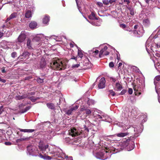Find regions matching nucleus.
<instances>
[{
    "label": "nucleus",
    "mask_w": 160,
    "mask_h": 160,
    "mask_svg": "<svg viewBox=\"0 0 160 160\" xmlns=\"http://www.w3.org/2000/svg\"><path fill=\"white\" fill-rule=\"evenodd\" d=\"M98 113L96 114L94 116L97 119H102V121H105L111 122L112 121V119L109 116L104 112L101 111L98 112Z\"/></svg>",
    "instance_id": "423d86ee"
},
{
    "label": "nucleus",
    "mask_w": 160,
    "mask_h": 160,
    "mask_svg": "<svg viewBox=\"0 0 160 160\" xmlns=\"http://www.w3.org/2000/svg\"><path fill=\"white\" fill-rule=\"evenodd\" d=\"M27 45L28 49H31L32 48V44L30 39H28L27 40Z\"/></svg>",
    "instance_id": "2f4dec72"
},
{
    "label": "nucleus",
    "mask_w": 160,
    "mask_h": 160,
    "mask_svg": "<svg viewBox=\"0 0 160 160\" xmlns=\"http://www.w3.org/2000/svg\"><path fill=\"white\" fill-rule=\"evenodd\" d=\"M62 153L64 154L65 155V157H58V156H55V158H61V159H59V160H63V159L64 158H66V160H73L71 156H70L69 157H68L64 153H63L62 152H61Z\"/></svg>",
    "instance_id": "6ab92c4d"
},
{
    "label": "nucleus",
    "mask_w": 160,
    "mask_h": 160,
    "mask_svg": "<svg viewBox=\"0 0 160 160\" xmlns=\"http://www.w3.org/2000/svg\"><path fill=\"white\" fill-rule=\"evenodd\" d=\"M138 27H139V26L138 25H135L134 27V28L135 29H137V28H138Z\"/></svg>",
    "instance_id": "338daca9"
},
{
    "label": "nucleus",
    "mask_w": 160,
    "mask_h": 160,
    "mask_svg": "<svg viewBox=\"0 0 160 160\" xmlns=\"http://www.w3.org/2000/svg\"><path fill=\"white\" fill-rule=\"evenodd\" d=\"M78 56L81 58H82L83 56V54L82 52V50L80 49L78 50Z\"/></svg>",
    "instance_id": "e433bc0d"
},
{
    "label": "nucleus",
    "mask_w": 160,
    "mask_h": 160,
    "mask_svg": "<svg viewBox=\"0 0 160 160\" xmlns=\"http://www.w3.org/2000/svg\"><path fill=\"white\" fill-rule=\"evenodd\" d=\"M128 134V132H120L117 133L115 134V135H116V136L121 137V138H122L123 137L125 136H127Z\"/></svg>",
    "instance_id": "aec40b11"
},
{
    "label": "nucleus",
    "mask_w": 160,
    "mask_h": 160,
    "mask_svg": "<svg viewBox=\"0 0 160 160\" xmlns=\"http://www.w3.org/2000/svg\"><path fill=\"white\" fill-rule=\"evenodd\" d=\"M133 89L136 95L139 96L141 94L142 89L140 87V85H135Z\"/></svg>",
    "instance_id": "f8f14e48"
},
{
    "label": "nucleus",
    "mask_w": 160,
    "mask_h": 160,
    "mask_svg": "<svg viewBox=\"0 0 160 160\" xmlns=\"http://www.w3.org/2000/svg\"><path fill=\"white\" fill-rule=\"evenodd\" d=\"M91 113V111L90 110L85 107H83L80 108L79 115L83 118L90 115Z\"/></svg>",
    "instance_id": "6e6552de"
},
{
    "label": "nucleus",
    "mask_w": 160,
    "mask_h": 160,
    "mask_svg": "<svg viewBox=\"0 0 160 160\" xmlns=\"http://www.w3.org/2000/svg\"><path fill=\"white\" fill-rule=\"evenodd\" d=\"M97 4L100 7H102L103 5L102 3L101 2H98Z\"/></svg>",
    "instance_id": "5fc2aeb1"
},
{
    "label": "nucleus",
    "mask_w": 160,
    "mask_h": 160,
    "mask_svg": "<svg viewBox=\"0 0 160 160\" xmlns=\"http://www.w3.org/2000/svg\"><path fill=\"white\" fill-rule=\"evenodd\" d=\"M89 22L93 25L96 26V25H97V24H96V21H91Z\"/></svg>",
    "instance_id": "4d7b16f0"
},
{
    "label": "nucleus",
    "mask_w": 160,
    "mask_h": 160,
    "mask_svg": "<svg viewBox=\"0 0 160 160\" xmlns=\"http://www.w3.org/2000/svg\"><path fill=\"white\" fill-rule=\"evenodd\" d=\"M27 154L30 155L37 156L38 153V150L36 147L34 146H28L27 147Z\"/></svg>",
    "instance_id": "0eeeda50"
},
{
    "label": "nucleus",
    "mask_w": 160,
    "mask_h": 160,
    "mask_svg": "<svg viewBox=\"0 0 160 160\" xmlns=\"http://www.w3.org/2000/svg\"><path fill=\"white\" fill-rule=\"evenodd\" d=\"M102 47L99 54V57L100 58L102 57V55H107L109 54V52L108 50L107 46L105 45H102Z\"/></svg>",
    "instance_id": "1a4fd4ad"
},
{
    "label": "nucleus",
    "mask_w": 160,
    "mask_h": 160,
    "mask_svg": "<svg viewBox=\"0 0 160 160\" xmlns=\"http://www.w3.org/2000/svg\"><path fill=\"white\" fill-rule=\"evenodd\" d=\"M110 80L112 82H113V83L115 84V82H118V77H111L110 78Z\"/></svg>",
    "instance_id": "f704fd0d"
},
{
    "label": "nucleus",
    "mask_w": 160,
    "mask_h": 160,
    "mask_svg": "<svg viewBox=\"0 0 160 160\" xmlns=\"http://www.w3.org/2000/svg\"><path fill=\"white\" fill-rule=\"evenodd\" d=\"M30 107H26L24 110L23 111L21 112V113H23L26 112H27L28 110H29L30 108Z\"/></svg>",
    "instance_id": "09e8293b"
},
{
    "label": "nucleus",
    "mask_w": 160,
    "mask_h": 160,
    "mask_svg": "<svg viewBox=\"0 0 160 160\" xmlns=\"http://www.w3.org/2000/svg\"><path fill=\"white\" fill-rule=\"evenodd\" d=\"M5 144L6 145H11V143L9 142H5Z\"/></svg>",
    "instance_id": "774afa93"
},
{
    "label": "nucleus",
    "mask_w": 160,
    "mask_h": 160,
    "mask_svg": "<svg viewBox=\"0 0 160 160\" xmlns=\"http://www.w3.org/2000/svg\"><path fill=\"white\" fill-rule=\"evenodd\" d=\"M74 142L75 143L78 142L79 143H80L81 142L80 138L78 139H75L74 140Z\"/></svg>",
    "instance_id": "c03bdc74"
},
{
    "label": "nucleus",
    "mask_w": 160,
    "mask_h": 160,
    "mask_svg": "<svg viewBox=\"0 0 160 160\" xmlns=\"http://www.w3.org/2000/svg\"><path fill=\"white\" fill-rule=\"evenodd\" d=\"M3 111V107L1 106L0 107V114Z\"/></svg>",
    "instance_id": "680f3d73"
},
{
    "label": "nucleus",
    "mask_w": 160,
    "mask_h": 160,
    "mask_svg": "<svg viewBox=\"0 0 160 160\" xmlns=\"http://www.w3.org/2000/svg\"><path fill=\"white\" fill-rule=\"evenodd\" d=\"M112 154L109 153V150L107 151L102 149L101 151L96 153V157L97 158L105 160L110 157Z\"/></svg>",
    "instance_id": "39448f33"
},
{
    "label": "nucleus",
    "mask_w": 160,
    "mask_h": 160,
    "mask_svg": "<svg viewBox=\"0 0 160 160\" xmlns=\"http://www.w3.org/2000/svg\"><path fill=\"white\" fill-rule=\"evenodd\" d=\"M29 54L30 53L29 52H25L22 53V56L24 58H28V57Z\"/></svg>",
    "instance_id": "c9c22d12"
},
{
    "label": "nucleus",
    "mask_w": 160,
    "mask_h": 160,
    "mask_svg": "<svg viewBox=\"0 0 160 160\" xmlns=\"http://www.w3.org/2000/svg\"><path fill=\"white\" fill-rule=\"evenodd\" d=\"M114 63L113 62H111L109 63V66L110 67L113 68L114 67Z\"/></svg>",
    "instance_id": "8fccbe9b"
},
{
    "label": "nucleus",
    "mask_w": 160,
    "mask_h": 160,
    "mask_svg": "<svg viewBox=\"0 0 160 160\" xmlns=\"http://www.w3.org/2000/svg\"><path fill=\"white\" fill-rule=\"evenodd\" d=\"M50 67L52 69L56 70H62L64 69L65 66L62 62L59 60H55L51 62Z\"/></svg>",
    "instance_id": "20e7f679"
},
{
    "label": "nucleus",
    "mask_w": 160,
    "mask_h": 160,
    "mask_svg": "<svg viewBox=\"0 0 160 160\" xmlns=\"http://www.w3.org/2000/svg\"><path fill=\"white\" fill-rule=\"evenodd\" d=\"M128 8L131 15H133L134 14V9L131 7Z\"/></svg>",
    "instance_id": "58836bf2"
},
{
    "label": "nucleus",
    "mask_w": 160,
    "mask_h": 160,
    "mask_svg": "<svg viewBox=\"0 0 160 160\" xmlns=\"http://www.w3.org/2000/svg\"><path fill=\"white\" fill-rule=\"evenodd\" d=\"M114 88L117 91H120L122 88V86L121 84V82L118 81L115 84L112 83Z\"/></svg>",
    "instance_id": "9b49d317"
},
{
    "label": "nucleus",
    "mask_w": 160,
    "mask_h": 160,
    "mask_svg": "<svg viewBox=\"0 0 160 160\" xmlns=\"http://www.w3.org/2000/svg\"><path fill=\"white\" fill-rule=\"evenodd\" d=\"M143 24L145 27L148 26L150 24L149 19H144L143 21Z\"/></svg>",
    "instance_id": "393cba45"
},
{
    "label": "nucleus",
    "mask_w": 160,
    "mask_h": 160,
    "mask_svg": "<svg viewBox=\"0 0 160 160\" xmlns=\"http://www.w3.org/2000/svg\"><path fill=\"white\" fill-rule=\"evenodd\" d=\"M87 103L88 105H90L92 104H93L95 103L94 101L92 99H90L88 98H87Z\"/></svg>",
    "instance_id": "72a5a7b5"
},
{
    "label": "nucleus",
    "mask_w": 160,
    "mask_h": 160,
    "mask_svg": "<svg viewBox=\"0 0 160 160\" xmlns=\"http://www.w3.org/2000/svg\"><path fill=\"white\" fill-rule=\"evenodd\" d=\"M126 92V90H122V91L121 92L120 94V95H123Z\"/></svg>",
    "instance_id": "864d4df0"
},
{
    "label": "nucleus",
    "mask_w": 160,
    "mask_h": 160,
    "mask_svg": "<svg viewBox=\"0 0 160 160\" xmlns=\"http://www.w3.org/2000/svg\"><path fill=\"white\" fill-rule=\"evenodd\" d=\"M103 3L104 4L107 5L109 3V0H103Z\"/></svg>",
    "instance_id": "49530a36"
},
{
    "label": "nucleus",
    "mask_w": 160,
    "mask_h": 160,
    "mask_svg": "<svg viewBox=\"0 0 160 160\" xmlns=\"http://www.w3.org/2000/svg\"><path fill=\"white\" fill-rule=\"evenodd\" d=\"M89 53L92 54V55L94 57H98L97 56L99 53V51L97 50L93 49L89 51Z\"/></svg>",
    "instance_id": "a211bd4d"
},
{
    "label": "nucleus",
    "mask_w": 160,
    "mask_h": 160,
    "mask_svg": "<svg viewBox=\"0 0 160 160\" xmlns=\"http://www.w3.org/2000/svg\"><path fill=\"white\" fill-rule=\"evenodd\" d=\"M39 157L42 158H43L44 159H48L50 160L51 159V157L48 156H45L42 155V154H40L38 156Z\"/></svg>",
    "instance_id": "c756f323"
},
{
    "label": "nucleus",
    "mask_w": 160,
    "mask_h": 160,
    "mask_svg": "<svg viewBox=\"0 0 160 160\" xmlns=\"http://www.w3.org/2000/svg\"><path fill=\"white\" fill-rule=\"evenodd\" d=\"M155 85L156 92L158 94V101H159L160 99V82L157 84Z\"/></svg>",
    "instance_id": "f3484780"
},
{
    "label": "nucleus",
    "mask_w": 160,
    "mask_h": 160,
    "mask_svg": "<svg viewBox=\"0 0 160 160\" xmlns=\"http://www.w3.org/2000/svg\"><path fill=\"white\" fill-rule=\"evenodd\" d=\"M38 147L42 153L44 154H46L49 152L52 154V156L60 157H63L65 155L63 153H62V150L58 147L54 146L52 148H49V145L44 143L42 141H40L38 145Z\"/></svg>",
    "instance_id": "f257e3e1"
},
{
    "label": "nucleus",
    "mask_w": 160,
    "mask_h": 160,
    "mask_svg": "<svg viewBox=\"0 0 160 160\" xmlns=\"http://www.w3.org/2000/svg\"><path fill=\"white\" fill-rule=\"evenodd\" d=\"M22 141V138H20L16 140V142H21Z\"/></svg>",
    "instance_id": "0e129e2a"
},
{
    "label": "nucleus",
    "mask_w": 160,
    "mask_h": 160,
    "mask_svg": "<svg viewBox=\"0 0 160 160\" xmlns=\"http://www.w3.org/2000/svg\"><path fill=\"white\" fill-rule=\"evenodd\" d=\"M19 13L18 12H14L12 13L9 17L8 18L6 21L8 22L11 19L16 18L18 16Z\"/></svg>",
    "instance_id": "2eb2a0df"
},
{
    "label": "nucleus",
    "mask_w": 160,
    "mask_h": 160,
    "mask_svg": "<svg viewBox=\"0 0 160 160\" xmlns=\"http://www.w3.org/2000/svg\"><path fill=\"white\" fill-rule=\"evenodd\" d=\"M49 17L48 15H46L43 19V23L45 24H47L49 21Z\"/></svg>",
    "instance_id": "412c9836"
},
{
    "label": "nucleus",
    "mask_w": 160,
    "mask_h": 160,
    "mask_svg": "<svg viewBox=\"0 0 160 160\" xmlns=\"http://www.w3.org/2000/svg\"><path fill=\"white\" fill-rule=\"evenodd\" d=\"M159 81H160V75H158L155 78L154 81V85L157 84Z\"/></svg>",
    "instance_id": "c85d7f7f"
},
{
    "label": "nucleus",
    "mask_w": 160,
    "mask_h": 160,
    "mask_svg": "<svg viewBox=\"0 0 160 160\" xmlns=\"http://www.w3.org/2000/svg\"><path fill=\"white\" fill-rule=\"evenodd\" d=\"M44 79L43 78H40L39 77H36L35 78V80L37 81L38 83H42L43 82Z\"/></svg>",
    "instance_id": "cd10ccee"
},
{
    "label": "nucleus",
    "mask_w": 160,
    "mask_h": 160,
    "mask_svg": "<svg viewBox=\"0 0 160 160\" xmlns=\"http://www.w3.org/2000/svg\"><path fill=\"white\" fill-rule=\"evenodd\" d=\"M109 92L110 94L112 96H114L115 95V93L113 91V90H109Z\"/></svg>",
    "instance_id": "79ce46f5"
},
{
    "label": "nucleus",
    "mask_w": 160,
    "mask_h": 160,
    "mask_svg": "<svg viewBox=\"0 0 160 160\" xmlns=\"http://www.w3.org/2000/svg\"><path fill=\"white\" fill-rule=\"evenodd\" d=\"M154 65L158 71L160 70V63L159 62H158L157 64H155Z\"/></svg>",
    "instance_id": "ea45409f"
},
{
    "label": "nucleus",
    "mask_w": 160,
    "mask_h": 160,
    "mask_svg": "<svg viewBox=\"0 0 160 160\" xmlns=\"http://www.w3.org/2000/svg\"><path fill=\"white\" fill-rule=\"evenodd\" d=\"M120 27L121 28L125 29L126 28V25L124 24H120Z\"/></svg>",
    "instance_id": "603ef678"
},
{
    "label": "nucleus",
    "mask_w": 160,
    "mask_h": 160,
    "mask_svg": "<svg viewBox=\"0 0 160 160\" xmlns=\"http://www.w3.org/2000/svg\"><path fill=\"white\" fill-rule=\"evenodd\" d=\"M124 2H127V4H128L130 3V1L129 0H123Z\"/></svg>",
    "instance_id": "e2e57ef3"
},
{
    "label": "nucleus",
    "mask_w": 160,
    "mask_h": 160,
    "mask_svg": "<svg viewBox=\"0 0 160 160\" xmlns=\"http://www.w3.org/2000/svg\"><path fill=\"white\" fill-rule=\"evenodd\" d=\"M146 48L148 53L152 51L154 52L160 50V43L152 44L150 40L148 39L146 43Z\"/></svg>",
    "instance_id": "7ed1b4c3"
},
{
    "label": "nucleus",
    "mask_w": 160,
    "mask_h": 160,
    "mask_svg": "<svg viewBox=\"0 0 160 160\" xmlns=\"http://www.w3.org/2000/svg\"><path fill=\"white\" fill-rule=\"evenodd\" d=\"M96 24H97V25H96L95 26H100V25L101 23L99 22L98 21H96Z\"/></svg>",
    "instance_id": "13d9d810"
},
{
    "label": "nucleus",
    "mask_w": 160,
    "mask_h": 160,
    "mask_svg": "<svg viewBox=\"0 0 160 160\" xmlns=\"http://www.w3.org/2000/svg\"><path fill=\"white\" fill-rule=\"evenodd\" d=\"M106 81L104 78H102L100 80L98 84V87L99 89H102L105 87Z\"/></svg>",
    "instance_id": "4468645a"
},
{
    "label": "nucleus",
    "mask_w": 160,
    "mask_h": 160,
    "mask_svg": "<svg viewBox=\"0 0 160 160\" xmlns=\"http://www.w3.org/2000/svg\"><path fill=\"white\" fill-rule=\"evenodd\" d=\"M79 66H80V64H74L72 66V68H77Z\"/></svg>",
    "instance_id": "de8ad7c7"
},
{
    "label": "nucleus",
    "mask_w": 160,
    "mask_h": 160,
    "mask_svg": "<svg viewBox=\"0 0 160 160\" xmlns=\"http://www.w3.org/2000/svg\"><path fill=\"white\" fill-rule=\"evenodd\" d=\"M17 53L15 52H13L11 54V57L14 58L16 57Z\"/></svg>",
    "instance_id": "a18cd8bd"
},
{
    "label": "nucleus",
    "mask_w": 160,
    "mask_h": 160,
    "mask_svg": "<svg viewBox=\"0 0 160 160\" xmlns=\"http://www.w3.org/2000/svg\"><path fill=\"white\" fill-rule=\"evenodd\" d=\"M37 22L34 21L31 22L29 24V27L32 29H34L37 28Z\"/></svg>",
    "instance_id": "5701e85b"
},
{
    "label": "nucleus",
    "mask_w": 160,
    "mask_h": 160,
    "mask_svg": "<svg viewBox=\"0 0 160 160\" xmlns=\"http://www.w3.org/2000/svg\"><path fill=\"white\" fill-rule=\"evenodd\" d=\"M0 82L3 83H5L6 82V80L5 79L1 78L0 77Z\"/></svg>",
    "instance_id": "6e6d98bb"
},
{
    "label": "nucleus",
    "mask_w": 160,
    "mask_h": 160,
    "mask_svg": "<svg viewBox=\"0 0 160 160\" xmlns=\"http://www.w3.org/2000/svg\"><path fill=\"white\" fill-rule=\"evenodd\" d=\"M78 107L79 106L78 105H76L73 107L71 108L70 109L65 112L68 115H69L71 114L73 111H75Z\"/></svg>",
    "instance_id": "dca6fc26"
},
{
    "label": "nucleus",
    "mask_w": 160,
    "mask_h": 160,
    "mask_svg": "<svg viewBox=\"0 0 160 160\" xmlns=\"http://www.w3.org/2000/svg\"><path fill=\"white\" fill-rule=\"evenodd\" d=\"M89 19L92 20L97 19V18L96 17L94 13L92 12L91 14L89 16Z\"/></svg>",
    "instance_id": "473e14b6"
},
{
    "label": "nucleus",
    "mask_w": 160,
    "mask_h": 160,
    "mask_svg": "<svg viewBox=\"0 0 160 160\" xmlns=\"http://www.w3.org/2000/svg\"><path fill=\"white\" fill-rule=\"evenodd\" d=\"M19 130L20 132H32L34 131V129H22L19 128Z\"/></svg>",
    "instance_id": "b1692460"
},
{
    "label": "nucleus",
    "mask_w": 160,
    "mask_h": 160,
    "mask_svg": "<svg viewBox=\"0 0 160 160\" xmlns=\"http://www.w3.org/2000/svg\"><path fill=\"white\" fill-rule=\"evenodd\" d=\"M41 40L40 38L39 37H34L32 40V42H38Z\"/></svg>",
    "instance_id": "4c0bfd02"
},
{
    "label": "nucleus",
    "mask_w": 160,
    "mask_h": 160,
    "mask_svg": "<svg viewBox=\"0 0 160 160\" xmlns=\"http://www.w3.org/2000/svg\"><path fill=\"white\" fill-rule=\"evenodd\" d=\"M46 65V62L44 59H42L40 63V67L43 68Z\"/></svg>",
    "instance_id": "bb28decb"
},
{
    "label": "nucleus",
    "mask_w": 160,
    "mask_h": 160,
    "mask_svg": "<svg viewBox=\"0 0 160 160\" xmlns=\"http://www.w3.org/2000/svg\"><path fill=\"white\" fill-rule=\"evenodd\" d=\"M29 99L32 102H35L39 98H36L33 96L29 98Z\"/></svg>",
    "instance_id": "a19ab883"
},
{
    "label": "nucleus",
    "mask_w": 160,
    "mask_h": 160,
    "mask_svg": "<svg viewBox=\"0 0 160 160\" xmlns=\"http://www.w3.org/2000/svg\"><path fill=\"white\" fill-rule=\"evenodd\" d=\"M28 96V95L27 94H25L22 96L18 95L15 97V98L17 100H20L27 98Z\"/></svg>",
    "instance_id": "4be33fe9"
},
{
    "label": "nucleus",
    "mask_w": 160,
    "mask_h": 160,
    "mask_svg": "<svg viewBox=\"0 0 160 160\" xmlns=\"http://www.w3.org/2000/svg\"><path fill=\"white\" fill-rule=\"evenodd\" d=\"M124 30L126 31H129V32H130L131 31V30H130V29L129 28L126 27L124 29Z\"/></svg>",
    "instance_id": "69168bd1"
},
{
    "label": "nucleus",
    "mask_w": 160,
    "mask_h": 160,
    "mask_svg": "<svg viewBox=\"0 0 160 160\" xmlns=\"http://www.w3.org/2000/svg\"><path fill=\"white\" fill-rule=\"evenodd\" d=\"M140 118H141L142 119V118H144L142 121V122H146L147 120V119H146V116H141L140 117Z\"/></svg>",
    "instance_id": "37998d69"
},
{
    "label": "nucleus",
    "mask_w": 160,
    "mask_h": 160,
    "mask_svg": "<svg viewBox=\"0 0 160 160\" xmlns=\"http://www.w3.org/2000/svg\"><path fill=\"white\" fill-rule=\"evenodd\" d=\"M2 72L3 73H4L6 72V71L5 70V68L3 67L2 69Z\"/></svg>",
    "instance_id": "bf43d9fd"
},
{
    "label": "nucleus",
    "mask_w": 160,
    "mask_h": 160,
    "mask_svg": "<svg viewBox=\"0 0 160 160\" xmlns=\"http://www.w3.org/2000/svg\"><path fill=\"white\" fill-rule=\"evenodd\" d=\"M46 105L48 108L53 110L55 109V107L54 104L51 103H47Z\"/></svg>",
    "instance_id": "a878e982"
},
{
    "label": "nucleus",
    "mask_w": 160,
    "mask_h": 160,
    "mask_svg": "<svg viewBox=\"0 0 160 160\" xmlns=\"http://www.w3.org/2000/svg\"><path fill=\"white\" fill-rule=\"evenodd\" d=\"M129 143H130L132 144L130 148L128 149V151H131L133 149L134 147V143L133 141L130 139H127L126 142H125V145L127 147L128 146V145Z\"/></svg>",
    "instance_id": "ddd939ff"
},
{
    "label": "nucleus",
    "mask_w": 160,
    "mask_h": 160,
    "mask_svg": "<svg viewBox=\"0 0 160 160\" xmlns=\"http://www.w3.org/2000/svg\"><path fill=\"white\" fill-rule=\"evenodd\" d=\"M117 0H109V3L112 4V3L115 2Z\"/></svg>",
    "instance_id": "052dcab7"
},
{
    "label": "nucleus",
    "mask_w": 160,
    "mask_h": 160,
    "mask_svg": "<svg viewBox=\"0 0 160 160\" xmlns=\"http://www.w3.org/2000/svg\"><path fill=\"white\" fill-rule=\"evenodd\" d=\"M32 16L31 11L28 10L27 11L25 14V17L26 18H29Z\"/></svg>",
    "instance_id": "7c9ffc66"
},
{
    "label": "nucleus",
    "mask_w": 160,
    "mask_h": 160,
    "mask_svg": "<svg viewBox=\"0 0 160 160\" xmlns=\"http://www.w3.org/2000/svg\"><path fill=\"white\" fill-rule=\"evenodd\" d=\"M26 35L24 31H22L20 35L18 37L16 42L20 43L23 42L25 40Z\"/></svg>",
    "instance_id": "9d476101"
},
{
    "label": "nucleus",
    "mask_w": 160,
    "mask_h": 160,
    "mask_svg": "<svg viewBox=\"0 0 160 160\" xmlns=\"http://www.w3.org/2000/svg\"><path fill=\"white\" fill-rule=\"evenodd\" d=\"M89 132V129L84 126V127L80 129H77L75 128H71L68 131L69 134L72 137L78 136L81 134L83 133L85 137H86Z\"/></svg>",
    "instance_id": "f03ea898"
},
{
    "label": "nucleus",
    "mask_w": 160,
    "mask_h": 160,
    "mask_svg": "<svg viewBox=\"0 0 160 160\" xmlns=\"http://www.w3.org/2000/svg\"><path fill=\"white\" fill-rule=\"evenodd\" d=\"M128 92L129 94H132L133 92L132 89L131 88H129L128 89Z\"/></svg>",
    "instance_id": "3c124183"
}]
</instances>
